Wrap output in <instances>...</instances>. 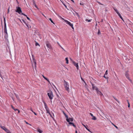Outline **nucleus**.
<instances>
[{
	"instance_id": "obj_44",
	"label": "nucleus",
	"mask_w": 133,
	"mask_h": 133,
	"mask_svg": "<svg viewBox=\"0 0 133 133\" xmlns=\"http://www.w3.org/2000/svg\"><path fill=\"white\" fill-rule=\"evenodd\" d=\"M108 70H107L105 72V75H107L108 74Z\"/></svg>"
},
{
	"instance_id": "obj_60",
	"label": "nucleus",
	"mask_w": 133,
	"mask_h": 133,
	"mask_svg": "<svg viewBox=\"0 0 133 133\" xmlns=\"http://www.w3.org/2000/svg\"><path fill=\"white\" fill-rule=\"evenodd\" d=\"M103 22V19H101V22Z\"/></svg>"
},
{
	"instance_id": "obj_56",
	"label": "nucleus",
	"mask_w": 133,
	"mask_h": 133,
	"mask_svg": "<svg viewBox=\"0 0 133 133\" xmlns=\"http://www.w3.org/2000/svg\"><path fill=\"white\" fill-rule=\"evenodd\" d=\"M32 58H34V57L33 55H32Z\"/></svg>"
},
{
	"instance_id": "obj_5",
	"label": "nucleus",
	"mask_w": 133,
	"mask_h": 133,
	"mask_svg": "<svg viewBox=\"0 0 133 133\" xmlns=\"http://www.w3.org/2000/svg\"><path fill=\"white\" fill-rule=\"evenodd\" d=\"M64 21L66 23V24L69 25L71 27L72 29H74V28L73 26V24H72L70 23V22L68 21L67 20L64 19Z\"/></svg>"
},
{
	"instance_id": "obj_40",
	"label": "nucleus",
	"mask_w": 133,
	"mask_h": 133,
	"mask_svg": "<svg viewBox=\"0 0 133 133\" xmlns=\"http://www.w3.org/2000/svg\"><path fill=\"white\" fill-rule=\"evenodd\" d=\"M35 45L36 46H37V45H39V46H40L39 44L37 42H36V44H35Z\"/></svg>"
},
{
	"instance_id": "obj_35",
	"label": "nucleus",
	"mask_w": 133,
	"mask_h": 133,
	"mask_svg": "<svg viewBox=\"0 0 133 133\" xmlns=\"http://www.w3.org/2000/svg\"><path fill=\"white\" fill-rule=\"evenodd\" d=\"M114 9L117 14V12H119L116 9Z\"/></svg>"
},
{
	"instance_id": "obj_15",
	"label": "nucleus",
	"mask_w": 133,
	"mask_h": 133,
	"mask_svg": "<svg viewBox=\"0 0 133 133\" xmlns=\"http://www.w3.org/2000/svg\"><path fill=\"white\" fill-rule=\"evenodd\" d=\"M117 14L119 16V17L122 20H123V18L121 16V14L119 12H117Z\"/></svg>"
},
{
	"instance_id": "obj_31",
	"label": "nucleus",
	"mask_w": 133,
	"mask_h": 133,
	"mask_svg": "<svg viewBox=\"0 0 133 133\" xmlns=\"http://www.w3.org/2000/svg\"><path fill=\"white\" fill-rule=\"evenodd\" d=\"M127 101L128 102V107L129 108L130 107V103L129 102V101L128 100H127Z\"/></svg>"
},
{
	"instance_id": "obj_16",
	"label": "nucleus",
	"mask_w": 133,
	"mask_h": 133,
	"mask_svg": "<svg viewBox=\"0 0 133 133\" xmlns=\"http://www.w3.org/2000/svg\"><path fill=\"white\" fill-rule=\"evenodd\" d=\"M92 89L93 90H96V91L98 89L97 88V87L96 86L93 87Z\"/></svg>"
},
{
	"instance_id": "obj_64",
	"label": "nucleus",
	"mask_w": 133,
	"mask_h": 133,
	"mask_svg": "<svg viewBox=\"0 0 133 133\" xmlns=\"http://www.w3.org/2000/svg\"><path fill=\"white\" fill-rule=\"evenodd\" d=\"M42 76H43V78H44V77H45V76H44L43 75H42Z\"/></svg>"
},
{
	"instance_id": "obj_57",
	"label": "nucleus",
	"mask_w": 133,
	"mask_h": 133,
	"mask_svg": "<svg viewBox=\"0 0 133 133\" xmlns=\"http://www.w3.org/2000/svg\"><path fill=\"white\" fill-rule=\"evenodd\" d=\"M9 8H8V12L7 13L8 14L9 13Z\"/></svg>"
},
{
	"instance_id": "obj_37",
	"label": "nucleus",
	"mask_w": 133,
	"mask_h": 133,
	"mask_svg": "<svg viewBox=\"0 0 133 133\" xmlns=\"http://www.w3.org/2000/svg\"><path fill=\"white\" fill-rule=\"evenodd\" d=\"M43 103L44 104L45 107H46V106H47L46 103L45 102H44V101L43 102Z\"/></svg>"
},
{
	"instance_id": "obj_32",
	"label": "nucleus",
	"mask_w": 133,
	"mask_h": 133,
	"mask_svg": "<svg viewBox=\"0 0 133 133\" xmlns=\"http://www.w3.org/2000/svg\"><path fill=\"white\" fill-rule=\"evenodd\" d=\"M49 19L51 21V23L54 24V23L53 21H52V19L51 18H49Z\"/></svg>"
},
{
	"instance_id": "obj_18",
	"label": "nucleus",
	"mask_w": 133,
	"mask_h": 133,
	"mask_svg": "<svg viewBox=\"0 0 133 133\" xmlns=\"http://www.w3.org/2000/svg\"><path fill=\"white\" fill-rule=\"evenodd\" d=\"M32 60H33V61L35 63V67H36V61H35V59L34 58H32Z\"/></svg>"
},
{
	"instance_id": "obj_50",
	"label": "nucleus",
	"mask_w": 133,
	"mask_h": 133,
	"mask_svg": "<svg viewBox=\"0 0 133 133\" xmlns=\"http://www.w3.org/2000/svg\"><path fill=\"white\" fill-rule=\"evenodd\" d=\"M90 115H91V116H92H92H93V114H92L91 113H90Z\"/></svg>"
},
{
	"instance_id": "obj_30",
	"label": "nucleus",
	"mask_w": 133,
	"mask_h": 133,
	"mask_svg": "<svg viewBox=\"0 0 133 133\" xmlns=\"http://www.w3.org/2000/svg\"><path fill=\"white\" fill-rule=\"evenodd\" d=\"M106 75H105V74H104V76H103L104 77V78H105L107 79H108V77L107 76H105Z\"/></svg>"
},
{
	"instance_id": "obj_13",
	"label": "nucleus",
	"mask_w": 133,
	"mask_h": 133,
	"mask_svg": "<svg viewBox=\"0 0 133 133\" xmlns=\"http://www.w3.org/2000/svg\"><path fill=\"white\" fill-rule=\"evenodd\" d=\"M125 76L128 79L130 78L129 76V75L127 71H126L125 72Z\"/></svg>"
},
{
	"instance_id": "obj_48",
	"label": "nucleus",
	"mask_w": 133,
	"mask_h": 133,
	"mask_svg": "<svg viewBox=\"0 0 133 133\" xmlns=\"http://www.w3.org/2000/svg\"><path fill=\"white\" fill-rule=\"evenodd\" d=\"M91 84L92 85V88H93V87H94L95 86H94V84H93V83H92L91 82Z\"/></svg>"
},
{
	"instance_id": "obj_19",
	"label": "nucleus",
	"mask_w": 133,
	"mask_h": 133,
	"mask_svg": "<svg viewBox=\"0 0 133 133\" xmlns=\"http://www.w3.org/2000/svg\"><path fill=\"white\" fill-rule=\"evenodd\" d=\"M11 107H12V109H14L15 111H16L17 110H18L17 109L15 108H14V107H13V106L12 105H11Z\"/></svg>"
},
{
	"instance_id": "obj_54",
	"label": "nucleus",
	"mask_w": 133,
	"mask_h": 133,
	"mask_svg": "<svg viewBox=\"0 0 133 133\" xmlns=\"http://www.w3.org/2000/svg\"><path fill=\"white\" fill-rule=\"evenodd\" d=\"M30 110L32 112H33V111L32 110V108H31L30 109Z\"/></svg>"
},
{
	"instance_id": "obj_28",
	"label": "nucleus",
	"mask_w": 133,
	"mask_h": 133,
	"mask_svg": "<svg viewBox=\"0 0 133 133\" xmlns=\"http://www.w3.org/2000/svg\"><path fill=\"white\" fill-rule=\"evenodd\" d=\"M101 34V32L100 31V30L99 29H98V35H99Z\"/></svg>"
},
{
	"instance_id": "obj_53",
	"label": "nucleus",
	"mask_w": 133,
	"mask_h": 133,
	"mask_svg": "<svg viewBox=\"0 0 133 133\" xmlns=\"http://www.w3.org/2000/svg\"><path fill=\"white\" fill-rule=\"evenodd\" d=\"M33 112L34 113V114L35 115H37V114L36 113H35V112Z\"/></svg>"
},
{
	"instance_id": "obj_24",
	"label": "nucleus",
	"mask_w": 133,
	"mask_h": 133,
	"mask_svg": "<svg viewBox=\"0 0 133 133\" xmlns=\"http://www.w3.org/2000/svg\"><path fill=\"white\" fill-rule=\"evenodd\" d=\"M92 20V19L88 20V19H86L85 20L86 21H88V22H90Z\"/></svg>"
},
{
	"instance_id": "obj_47",
	"label": "nucleus",
	"mask_w": 133,
	"mask_h": 133,
	"mask_svg": "<svg viewBox=\"0 0 133 133\" xmlns=\"http://www.w3.org/2000/svg\"><path fill=\"white\" fill-rule=\"evenodd\" d=\"M26 17V18H27V19L29 20L30 21L31 20L30 19V18H29L28 17H27H27Z\"/></svg>"
},
{
	"instance_id": "obj_55",
	"label": "nucleus",
	"mask_w": 133,
	"mask_h": 133,
	"mask_svg": "<svg viewBox=\"0 0 133 133\" xmlns=\"http://www.w3.org/2000/svg\"><path fill=\"white\" fill-rule=\"evenodd\" d=\"M82 125H83V126L86 128H87L85 125L83 124H82Z\"/></svg>"
},
{
	"instance_id": "obj_9",
	"label": "nucleus",
	"mask_w": 133,
	"mask_h": 133,
	"mask_svg": "<svg viewBox=\"0 0 133 133\" xmlns=\"http://www.w3.org/2000/svg\"><path fill=\"white\" fill-rule=\"evenodd\" d=\"M64 114L65 117L66 118V121L67 122H69V118H68V115H67L66 114H65L64 112Z\"/></svg>"
},
{
	"instance_id": "obj_27",
	"label": "nucleus",
	"mask_w": 133,
	"mask_h": 133,
	"mask_svg": "<svg viewBox=\"0 0 133 133\" xmlns=\"http://www.w3.org/2000/svg\"><path fill=\"white\" fill-rule=\"evenodd\" d=\"M114 98L115 99V100H116L117 102L118 103L119 102V101L115 97L113 96Z\"/></svg>"
},
{
	"instance_id": "obj_6",
	"label": "nucleus",
	"mask_w": 133,
	"mask_h": 133,
	"mask_svg": "<svg viewBox=\"0 0 133 133\" xmlns=\"http://www.w3.org/2000/svg\"><path fill=\"white\" fill-rule=\"evenodd\" d=\"M4 32H6L7 31L6 29V24L5 21V18L4 17Z\"/></svg>"
},
{
	"instance_id": "obj_12",
	"label": "nucleus",
	"mask_w": 133,
	"mask_h": 133,
	"mask_svg": "<svg viewBox=\"0 0 133 133\" xmlns=\"http://www.w3.org/2000/svg\"><path fill=\"white\" fill-rule=\"evenodd\" d=\"M4 33L5 34V35L4 36V37L6 39L8 37V34L7 32H4Z\"/></svg>"
},
{
	"instance_id": "obj_1",
	"label": "nucleus",
	"mask_w": 133,
	"mask_h": 133,
	"mask_svg": "<svg viewBox=\"0 0 133 133\" xmlns=\"http://www.w3.org/2000/svg\"><path fill=\"white\" fill-rule=\"evenodd\" d=\"M64 86L65 90L68 92L69 91V83L66 81L65 80H64Z\"/></svg>"
},
{
	"instance_id": "obj_51",
	"label": "nucleus",
	"mask_w": 133,
	"mask_h": 133,
	"mask_svg": "<svg viewBox=\"0 0 133 133\" xmlns=\"http://www.w3.org/2000/svg\"><path fill=\"white\" fill-rule=\"evenodd\" d=\"M75 13L77 15H78V16H79V14L78 13L75 12Z\"/></svg>"
},
{
	"instance_id": "obj_23",
	"label": "nucleus",
	"mask_w": 133,
	"mask_h": 133,
	"mask_svg": "<svg viewBox=\"0 0 133 133\" xmlns=\"http://www.w3.org/2000/svg\"><path fill=\"white\" fill-rule=\"evenodd\" d=\"M37 131L38 132H39V133H42V132H43V131L39 129H38L37 130Z\"/></svg>"
},
{
	"instance_id": "obj_41",
	"label": "nucleus",
	"mask_w": 133,
	"mask_h": 133,
	"mask_svg": "<svg viewBox=\"0 0 133 133\" xmlns=\"http://www.w3.org/2000/svg\"><path fill=\"white\" fill-rule=\"evenodd\" d=\"M21 14L23 15H24V16H26V17H27V15H25V14H24L23 13H21Z\"/></svg>"
},
{
	"instance_id": "obj_61",
	"label": "nucleus",
	"mask_w": 133,
	"mask_h": 133,
	"mask_svg": "<svg viewBox=\"0 0 133 133\" xmlns=\"http://www.w3.org/2000/svg\"><path fill=\"white\" fill-rule=\"evenodd\" d=\"M70 60H71L72 61H72H73L72 60L71 58H70Z\"/></svg>"
},
{
	"instance_id": "obj_58",
	"label": "nucleus",
	"mask_w": 133,
	"mask_h": 133,
	"mask_svg": "<svg viewBox=\"0 0 133 133\" xmlns=\"http://www.w3.org/2000/svg\"><path fill=\"white\" fill-rule=\"evenodd\" d=\"M17 110L18 111V113H19L20 112V110H18V109Z\"/></svg>"
},
{
	"instance_id": "obj_59",
	"label": "nucleus",
	"mask_w": 133,
	"mask_h": 133,
	"mask_svg": "<svg viewBox=\"0 0 133 133\" xmlns=\"http://www.w3.org/2000/svg\"><path fill=\"white\" fill-rule=\"evenodd\" d=\"M70 0L71 1H72L74 3V0Z\"/></svg>"
},
{
	"instance_id": "obj_39",
	"label": "nucleus",
	"mask_w": 133,
	"mask_h": 133,
	"mask_svg": "<svg viewBox=\"0 0 133 133\" xmlns=\"http://www.w3.org/2000/svg\"><path fill=\"white\" fill-rule=\"evenodd\" d=\"M80 5H84V3L82 2H81L80 3Z\"/></svg>"
},
{
	"instance_id": "obj_34",
	"label": "nucleus",
	"mask_w": 133,
	"mask_h": 133,
	"mask_svg": "<svg viewBox=\"0 0 133 133\" xmlns=\"http://www.w3.org/2000/svg\"><path fill=\"white\" fill-rule=\"evenodd\" d=\"M15 94L16 97L17 98V99H19V97L16 94Z\"/></svg>"
},
{
	"instance_id": "obj_29",
	"label": "nucleus",
	"mask_w": 133,
	"mask_h": 133,
	"mask_svg": "<svg viewBox=\"0 0 133 133\" xmlns=\"http://www.w3.org/2000/svg\"><path fill=\"white\" fill-rule=\"evenodd\" d=\"M57 43L58 44V45L61 48H62V49H63L64 50V49L60 45V44H59V43L58 42H57Z\"/></svg>"
},
{
	"instance_id": "obj_36",
	"label": "nucleus",
	"mask_w": 133,
	"mask_h": 133,
	"mask_svg": "<svg viewBox=\"0 0 133 133\" xmlns=\"http://www.w3.org/2000/svg\"><path fill=\"white\" fill-rule=\"evenodd\" d=\"M85 88L87 89V90L88 91H89V89H88V85H87H87H85Z\"/></svg>"
},
{
	"instance_id": "obj_25",
	"label": "nucleus",
	"mask_w": 133,
	"mask_h": 133,
	"mask_svg": "<svg viewBox=\"0 0 133 133\" xmlns=\"http://www.w3.org/2000/svg\"><path fill=\"white\" fill-rule=\"evenodd\" d=\"M69 119L70 121L71 122H72L73 121V119L72 118H69Z\"/></svg>"
},
{
	"instance_id": "obj_10",
	"label": "nucleus",
	"mask_w": 133,
	"mask_h": 133,
	"mask_svg": "<svg viewBox=\"0 0 133 133\" xmlns=\"http://www.w3.org/2000/svg\"><path fill=\"white\" fill-rule=\"evenodd\" d=\"M69 122V123L70 125H72L75 128H76V126L72 122H70L69 121V122Z\"/></svg>"
},
{
	"instance_id": "obj_2",
	"label": "nucleus",
	"mask_w": 133,
	"mask_h": 133,
	"mask_svg": "<svg viewBox=\"0 0 133 133\" xmlns=\"http://www.w3.org/2000/svg\"><path fill=\"white\" fill-rule=\"evenodd\" d=\"M45 44L46 46L48 48L50 49H52L51 44L48 41H46L45 42Z\"/></svg>"
},
{
	"instance_id": "obj_21",
	"label": "nucleus",
	"mask_w": 133,
	"mask_h": 133,
	"mask_svg": "<svg viewBox=\"0 0 133 133\" xmlns=\"http://www.w3.org/2000/svg\"><path fill=\"white\" fill-rule=\"evenodd\" d=\"M65 59V60L66 61V64H68L69 62H68V57L66 58Z\"/></svg>"
},
{
	"instance_id": "obj_17",
	"label": "nucleus",
	"mask_w": 133,
	"mask_h": 133,
	"mask_svg": "<svg viewBox=\"0 0 133 133\" xmlns=\"http://www.w3.org/2000/svg\"><path fill=\"white\" fill-rule=\"evenodd\" d=\"M22 21H23V22L29 28V27L28 26V24H26V22H25V21L24 19H22Z\"/></svg>"
},
{
	"instance_id": "obj_4",
	"label": "nucleus",
	"mask_w": 133,
	"mask_h": 133,
	"mask_svg": "<svg viewBox=\"0 0 133 133\" xmlns=\"http://www.w3.org/2000/svg\"><path fill=\"white\" fill-rule=\"evenodd\" d=\"M16 10H15V11L18 12L19 14H21L22 13V11L21 8L19 7H17Z\"/></svg>"
},
{
	"instance_id": "obj_26",
	"label": "nucleus",
	"mask_w": 133,
	"mask_h": 133,
	"mask_svg": "<svg viewBox=\"0 0 133 133\" xmlns=\"http://www.w3.org/2000/svg\"><path fill=\"white\" fill-rule=\"evenodd\" d=\"M81 79L83 81V82H84V83L85 84V85H87V84H86V83L83 80V79L81 77Z\"/></svg>"
},
{
	"instance_id": "obj_8",
	"label": "nucleus",
	"mask_w": 133,
	"mask_h": 133,
	"mask_svg": "<svg viewBox=\"0 0 133 133\" xmlns=\"http://www.w3.org/2000/svg\"><path fill=\"white\" fill-rule=\"evenodd\" d=\"M72 63L76 67L77 69L78 70L79 66L78 63H76L74 61H72Z\"/></svg>"
},
{
	"instance_id": "obj_62",
	"label": "nucleus",
	"mask_w": 133,
	"mask_h": 133,
	"mask_svg": "<svg viewBox=\"0 0 133 133\" xmlns=\"http://www.w3.org/2000/svg\"><path fill=\"white\" fill-rule=\"evenodd\" d=\"M75 133H77V130H76Z\"/></svg>"
},
{
	"instance_id": "obj_45",
	"label": "nucleus",
	"mask_w": 133,
	"mask_h": 133,
	"mask_svg": "<svg viewBox=\"0 0 133 133\" xmlns=\"http://www.w3.org/2000/svg\"><path fill=\"white\" fill-rule=\"evenodd\" d=\"M128 79L130 81V82L131 83H132V80L130 79V78H128Z\"/></svg>"
},
{
	"instance_id": "obj_63",
	"label": "nucleus",
	"mask_w": 133,
	"mask_h": 133,
	"mask_svg": "<svg viewBox=\"0 0 133 133\" xmlns=\"http://www.w3.org/2000/svg\"><path fill=\"white\" fill-rule=\"evenodd\" d=\"M16 1H17V3H18V4H19V3L18 2V1H17V0H16Z\"/></svg>"
},
{
	"instance_id": "obj_52",
	"label": "nucleus",
	"mask_w": 133,
	"mask_h": 133,
	"mask_svg": "<svg viewBox=\"0 0 133 133\" xmlns=\"http://www.w3.org/2000/svg\"><path fill=\"white\" fill-rule=\"evenodd\" d=\"M46 80V81L48 79L46 78V77H44V78Z\"/></svg>"
},
{
	"instance_id": "obj_46",
	"label": "nucleus",
	"mask_w": 133,
	"mask_h": 133,
	"mask_svg": "<svg viewBox=\"0 0 133 133\" xmlns=\"http://www.w3.org/2000/svg\"><path fill=\"white\" fill-rule=\"evenodd\" d=\"M86 129L88 131H89L90 132H91V131H90L89 130V129H88L87 128H86Z\"/></svg>"
},
{
	"instance_id": "obj_20",
	"label": "nucleus",
	"mask_w": 133,
	"mask_h": 133,
	"mask_svg": "<svg viewBox=\"0 0 133 133\" xmlns=\"http://www.w3.org/2000/svg\"><path fill=\"white\" fill-rule=\"evenodd\" d=\"M92 119L95 120H96V119L97 118L96 117L93 116H92Z\"/></svg>"
},
{
	"instance_id": "obj_3",
	"label": "nucleus",
	"mask_w": 133,
	"mask_h": 133,
	"mask_svg": "<svg viewBox=\"0 0 133 133\" xmlns=\"http://www.w3.org/2000/svg\"><path fill=\"white\" fill-rule=\"evenodd\" d=\"M48 95L50 99H52L53 95L52 91H50L48 93Z\"/></svg>"
},
{
	"instance_id": "obj_43",
	"label": "nucleus",
	"mask_w": 133,
	"mask_h": 133,
	"mask_svg": "<svg viewBox=\"0 0 133 133\" xmlns=\"http://www.w3.org/2000/svg\"><path fill=\"white\" fill-rule=\"evenodd\" d=\"M45 108L46 110L48 109V108L47 106H46V107H45Z\"/></svg>"
},
{
	"instance_id": "obj_49",
	"label": "nucleus",
	"mask_w": 133,
	"mask_h": 133,
	"mask_svg": "<svg viewBox=\"0 0 133 133\" xmlns=\"http://www.w3.org/2000/svg\"><path fill=\"white\" fill-rule=\"evenodd\" d=\"M25 121V122L26 123V124H29V125H31V124H29L28 122H26Z\"/></svg>"
},
{
	"instance_id": "obj_38",
	"label": "nucleus",
	"mask_w": 133,
	"mask_h": 133,
	"mask_svg": "<svg viewBox=\"0 0 133 133\" xmlns=\"http://www.w3.org/2000/svg\"><path fill=\"white\" fill-rule=\"evenodd\" d=\"M46 113H48L49 114H50V112L49 111V109L48 110H46Z\"/></svg>"
},
{
	"instance_id": "obj_42",
	"label": "nucleus",
	"mask_w": 133,
	"mask_h": 133,
	"mask_svg": "<svg viewBox=\"0 0 133 133\" xmlns=\"http://www.w3.org/2000/svg\"><path fill=\"white\" fill-rule=\"evenodd\" d=\"M47 81H48V83L50 84V85H51V83H50V81H49V80L48 79L47 80Z\"/></svg>"
},
{
	"instance_id": "obj_11",
	"label": "nucleus",
	"mask_w": 133,
	"mask_h": 133,
	"mask_svg": "<svg viewBox=\"0 0 133 133\" xmlns=\"http://www.w3.org/2000/svg\"><path fill=\"white\" fill-rule=\"evenodd\" d=\"M97 94L100 95L101 96L103 95V94L102 93V92L98 89L96 91Z\"/></svg>"
},
{
	"instance_id": "obj_33",
	"label": "nucleus",
	"mask_w": 133,
	"mask_h": 133,
	"mask_svg": "<svg viewBox=\"0 0 133 133\" xmlns=\"http://www.w3.org/2000/svg\"><path fill=\"white\" fill-rule=\"evenodd\" d=\"M112 124L116 128H117V129H118V128L114 124L112 123Z\"/></svg>"
},
{
	"instance_id": "obj_14",
	"label": "nucleus",
	"mask_w": 133,
	"mask_h": 133,
	"mask_svg": "<svg viewBox=\"0 0 133 133\" xmlns=\"http://www.w3.org/2000/svg\"><path fill=\"white\" fill-rule=\"evenodd\" d=\"M32 2L33 3V5L35 6L36 8L38 9V7L36 5L35 2V1L34 0H32Z\"/></svg>"
},
{
	"instance_id": "obj_22",
	"label": "nucleus",
	"mask_w": 133,
	"mask_h": 133,
	"mask_svg": "<svg viewBox=\"0 0 133 133\" xmlns=\"http://www.w3.org/2000/svg\"><path fill=\"white\" fill-rule=\"evenodd\" d=\"M61 2H62V4H63L65 6V7L66 8V9H67L68 10H69V9L67 8V6L62 1H61Z\"/></svg>"
},
{
	"instance_id": "obj_7",
	"label": "nucleus",
	"mask_w": 133,
	"mask_h": 133,
	"mask_svg": "<svg viewBox=\"0 0 133 133\" xmlns=\"http://www.w3.org/2000/svg\"><path fill=\"white\" fill-rule=\"evenodd\" d=\"M0 127L2 129L4 130L7 133L9 132L10 131L4 127L1 126Z\"/></svg>"
}]
</instances>
